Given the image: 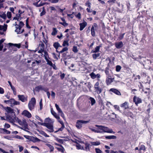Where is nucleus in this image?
I'll list each match as a JSON object with an SVG mask.
<instances>
[{"instance_id":"nucleus-2","label":"nucleus","mask_w":153,"mask_h":153,"mask_svg":"<svg viewBox=\"0 0 153 153\" xmlns=\"http://www.w3.org/2000/svg\"><path fill=\"white\" fill-rule=\"evenodd\" d=\"M51 120L49 118H47L45 119V122L42 123L38 122V124L39 125L47 127L49 130L46 129V131L50 132H53V125L51 122Z\"/></svg>"},{"instance_id":"nucleus-62","label":"nucleus","mask_w":153,"mask_h":153,"mask_svg":"<svg viewBox=\"0 0 153 153\" xmlns=\"http://www.w3.org/2000/svg\"><path fill=\"white\" fill-rule=\"evenodd\" d=\"M36 117L37 119L39 120L41 122H43L42 120L40 117L39 116L36 115Z\"/></svg>"},{"instance_id":"nucleus-9","label":"nucleus","mask_w":153,"mask_h":153,"mask_svg":"<svg viewBox=\"0 0 153 153\" xmlns=\"http://www.w3.org/2000/svg\"><path fill=\"white\" fill-rule=\"evenodd\" d=\"M22 114L29 118H31L32 117L31 113L28 111L25 110L23 111Z\"/></svg>"},{"instance_id":"nucleus-19","label":"nucleus","mask_w":153,"mask_h":153,"mask_svg":"<svg viewBox=\"0 0 153 153\" xmlns=\"http://www.w3.org/2000/svg\"><path fill=\"white\" fill-rule=\"evenodd\" d=\"M55 106L57 110L58 111V112L61 113V116L63 117L62 115H63V113L60 108L59 107L58 105L56 104H55Z\"/></svg>"},{"instance_id":"nucleus-4","label":"nucleus","mask_w":153,"mask_h":153,"mask_svg":"<svg viewBox=\"0 0 153 153\" xmlns=\"http://www.w3.org/2000/svg\"><path fill=\"white\" fill-rule=\"evenodd\" d=\"M89 122V121H85L81 120H78L76 122V127L78 129H80L82 127V124H86Z\"/></svg>"},{"instance_id":"nucleus-63","label":"nucleus","mask_w":153,"mask_h":153,"mask_svg":"<svg viewBox=\"0 0 153 153\" xmlns=\"http://www.w3.org/2000/svg\"><path fill=\"white\" fill-rule=\"evenodd\" d=\"M50 1L52 3H56L59 1V0H50Z\"/></svg>"},{"instance_id":"nucleus-14","label":"nucleus","mask_w":153,"mask_h":153,"mask_svg":"<svg viewBox=\"0 0 153 153\" xmlns=\"http://www.w3.org/2000/svg\"><path fill=\"white\" fill-rule=\"evenodd\" d=\"M79 25L80 26L79 30L80 31H82L86 26L87 23L85 21H84L82 23H79Z\"/></svg>"},{"instance_id":"nucleus-17","label":"nucleus","mask_w":153,"mask_h":153,"mask_svg":"<svg viewBox=\"0 0 153 153\" xmlns=\"http://www.w3.org/2000/svg\"><path fill=\"white\" fill-rule=\"evenodd\" d=\"M53 46L56 50V51L58 52H59L57 51V50L58 48L59 47H62V46H60L58 42H55L53 44Z\"/></svg>"},{"instance_id":"nucleus-31","label":"nucleus","mask_w":153,"mask_h":153,"mask_svg":"<svg viewBox=\"0 0 153 153\" xmlns=\"http://www.w3.org/2000/svg\"><path fill=\"white\" fill-rule=\"evenodd\" d=\"M46 145L50 149V152H52L53 151L54 148L52 146L49 144H47Z\"/></svg>"},{"instance_id":"nucleus-64","label":"nucleus","mask_w":153,"mask_h":153,"mask_svg":"<svg viewBox=\"0 0 153 153\" xmlns=\"http://www.w3.org/2000/svg\"><path fill=\"white\" fill-rule=\"evenodd\" d=\"M24 23L22 21H20L19 22V26L22 27L24 25Z\"/></svg>"},{"instance_id":"nucleus-52","label":"nucleus","mask_w":153,"mask_h":153,"mask_svg":"<svg viewBox=\"0 0 153 153\" xmlns=\"http://www.w3.org/2000/svg\"><path fill=\"white\" fill-rule=\"evenodd\" d=\"M24 136L27 139H28L30 141H31L32 136H30L27 135H24Z\"/></svg>"},{"instance_id":"nucleus-51","label":"nucleus","mask_w":153,"mask_h":153,"mask_svg":"<svg viewBox=\"0 0 153 153\" xmlns=\"http://www.w3.org/2000/svg\"><path fill=\"white\" fill-rule=\"evenodd\" d=\"M41 1V0H33V2H34L33 3V5L35 6L36 7L37 5H36L35 4L37 3V4H38V3Z\"/></svg>"},{"instance_id":"nucleus-13","label":"nucleus","mask_w":153,"mask_h":153,"mask_svg":"<svg viewBox=\"0 0 153 153\" xmlns=\"http://www.w3.org/2000/svg\"><path fill=\"white\" fill-rule=\"evenodd\" d=\"M18 97L19 98V100L21 101L22 102H25V101H27V97H25V96L23 95H18Z\"/></svg>"},{"instance_id":"nucleus-57","label":"nucleus","mask_w":153,"mask_h":153,"mask_svg":"<svg viewBox=\"0 0 153 153\" xmlns=\"http://www.w3.org/2000/svg\"><path fill=\"white\" fill-rule=\"evenodd\" d=\"M66 55V54L65 53H64L63 54H62V56L63 57V59H64V62H65V65H66L67 64V62L65 60L66 59V58H65V56Z\"/></svg>"},{"instance_id":"nucleus-59","label":"nucleus","mask_w":153,"mask_h":153,"mask_svg":"<svg viewBox=\"0 0 153 153\" xmlns=\"http://www.w3.org/2000/svg\"><path fill=\"white\" fill-rule=\"evenodd\" d=\"M67 51V47H65L63 48L61 51H59V53H62L65 51Z\"/></svg>"},{"instance_id":"nucleus-47","label":"nucleus","mask_w":153,"mask_h":153,"mask_svg":"<svg viewBox=\"0 0 153 153\" xmlns=\"http://www.w3.org/2000/svg\"><path fill=\"white\" fill-rule=\"evenodd\" d=\"M91 4L90 3L89 1H88L85 3V5L88 7V8H91Z\"/></svg>"},{"instance_id":"nucleus-55","label":"nucleus","mask_w":153,"mask_h":153,"mask_svg":"<svg viewBox=\"0 0 153 153\" xmlns=\"http://www.w3.org/2000/svg\"><path fill=\"white\" fill-rule=\"evenodd\" d=\"M95 150L96 153H102V151L99 148H96Z\"/></svg>"},{"instance_id":"nucleus-5","label":"nucleus","mask_w":153,"mask_h":153,"mask_svg":"<svg viewBox=\"0 0 153 153\" xmlns=\"http://www.w3.org/2000/svg\"><path fill=\"white\" fill-rule=\"evenodd\" d=\"M95 92L97 94H100L102 91V88L99 86V83L98 82L96 83L94 85Z\"/></svg>"},{"instance_id":"nucleus-50","label":"nucleus","mask_w":153,"mask_h":153,"mask_svg":"<svg viewBox=\"0 0 153 153\" xmlns=\"http://www.w3.org/2000/svg\"><path fill=\"white\" fill-rule=\"evenodd\" d=\"M72 50L75 53H77L78 51L77 46H74L73 47Z\"/></svg>"},{"instance_id":"nucleus-7","label":"nucleus","mask_w":153,"mask_h":153,"mask_svg":"<svg viewBox=\"0 0 153 153\" xmlns=\"http://www.w3.org/2000/svg\"><path fill=\"white\" fill-rule=\"evenodd\" d=\"M68 87H74V85L76 84V82L73 79H68Z\"/></svg>"},{"instance_id":"nucleus-10","label":"nucleus","mask_w":153,"mask_h":153,"mask_svg":"<svg viewBox=\"0 0 153 153\" xmlns=\"http://www.w3.org/2000/svg\"><path fill=\"white\" fill-rule=\"evenodd\" d=\"M95 126L98 128L99 129L102 130L104 132L107 133L109 129L108 127H104L102 126H99L96 125Z\"/></svg>"},{"instance_id":"nucleus-42","label":"nucleus","mask_w":153,"mask_h":153,"mask_svg":"<svg viewBox=\"0 0 153 153\" xmlns=\"http://www.w3.org/2000/svg\"><path fill=\"white\" fill-rule=\"evenodd\" d=\"M121 68V67L120 65H117L116 66V71L117 72H119Z\"/></svg>"},{"instance_id":"nucleus-1","label":"nucleus","mask_w":153,"mask_h":153,"mask_svg":"<svg viewBox=\"0 0 153 153\" xmlns=\"http://www.w3.org/2000/svg\"><path fill=\"white\" fill-rule=\"evenodd\" d=\"M7 113H5L6 118L8 120L10 123H13L14 122V118H15V113L13 109L10 107H7L5 108Z\"/></svg>"},{"instance_id":"nucleus-20","label":"nucleus","mask_w":153,"mask_h":153,"mask_svg":"<svg viewBox=\"0 0 153 153\" xmlns=\"http://www.w3.org/2000/svg\"><path fill=\"white\" fill-rule=\"evenodd\" d=\"M43 86L42 85H39L35 87V90L36 91H39L40 90H43Z\"/></svg>"},{"instance_id":"nucleus-21","label":"nucleus","mask_w":153,"mask_h":153,"mask_svg":"<svg viewBox=\"0 0 153 153\" xmlns=\"http://www.w3.org/2000/svg\"><path fill=\"white\" fill-rule=\"evenodd\" d=\"M105 138L108 139H115L117 138V137L114 135L105 136Z\"/></svg>"},{"instance_id":"nucleus-38","label":"nucleus","mask_w":153,"mask_h":153,"mask_svg":"<svg viewBox=\"0 0 153 153\" xmlns=\"http://www.w3.org/2000/svg\"><path fill=\"white\" fill-rule=\"evenodd\" d=\"M46 2H41L39 4H37V3L35 4L37 5L36 6V7H39L41 6H42L46 4Z\"/></svg>"},{"instance_id":"nucleus-18","label":"nucleus","mask_w":153,"mask_h":153,"mask_svg":"<svg viewBox=\"0 0 153 153\" xmlns=\"http://www.w3.org/2000/svg\"><path fill=\"white\" fill-rule=\"evenodd\" d=\"M121 107H123L125 108V109H127L128 108V103L127 102H125L124 103L122 104L121 105Z\"/></svg>"},{"instance_id":"nucleus-29","label":"nucleus","mask_w":153,"mask_h":153,"mask_svg":"<svg viewBox=\"0 0 153 153\" xmlns=\"http://www.w3.org/2000/svg\"><path fill=\"white\" fill-rule=\"evenodd\" d=\"M5 26L0 25V30H3L4 31H5L7 29V25H5Z\"/></svg>"},{"instance_id":"nucleus-30","label":"nucleus","mask_w":153,"mask_h":153,"mask_svg":"<svg viewBox=\"0 0 153 153\" xmlns=\"http://www.w3.org/2000/svg\"><path fill=\"white\" fill-rule=\"evenodd\" d=\"M100 47H101V46H97L95 48L94 50L93 51V52L96 53L99 52Z\"/></svg>"},{"instance_id":"nucleus-24","label":"nucleus","mask_w":153,"mask_h":153,"mask_svg":"<svg viewBox=\"0 0 153 153\" xmlns=\"http://www.w3.org/2000/svg\"><path fill=\"white\" fill-rule=\"evenodd\" d=\"M15 27L16 29L15 30V32H16L17 34H19L20 33V31L22 27L19 26H16Z\"/></svg>"},{"instance_id":"nucleus-56","label":"nucleus","mask_w":153,"mask_h":153,"mask_svg":"<svg viewBox=\"0 0 153 153\" xmlns=\"http://www.w3.org/2000/svg\"><path fill=\"white\" fill-rule=\"evenodd\" d=\"M0 17L4 19H5L6 18V16L5 13H3L1 15H0Z\"/></svg>"},{"instance_id":"nucleus-33","label":"nucleus","mask_w":153,"mask_h":153,"mask_svg":"<svg viewBox=\"0 0 153 153\" xmlns=\"http://www.w3.org/2000/svg\"><path fill=\"white\" fill-rule=\"evenodd\" d=\"M53 31L51 33V35L53 36H55L57 33V30L56 28L53 27Z\"/></svg>"},{"instance_id":"nucleus-25","label":"nucleus","mask_w":153,"mask_h":153,"mask_svg":"<svg viewBox=\"0 0 153 153\" xmlns=\"http://www.w3.org/2000/svg\"><path fill=\"white\" fill-rule=\"evenodd\" d=\"M31 141L33 142H39L40 141V140L37 138V137H32Z\"/></svg>"},{"instance_id":"nucleus-58","label":"nucleus","mask_w":153,"mask_h":153,"mask_svg":"<svg viewBox=\"0 0 153 153\" xmlns=\"http://www.w3.org/2000/svg\"><path fill=\"white\" fill-rule=\"evenodd\" d=\"M15 137L16 138L19 139L21 140L24 139V138L23 137L18 135H16Z\"/></svg>"},{"instance_id":"nucleus-61","label":"nucleus","mask_w":153,"mask_h":153,"mask_svg":"<svg viewBox=\"0 0 153 153\" xmlns=\"http://www.w3.org/2000/svg\"><path fill=\"white\" fill-rule=\"evenodd\" d=\"M10 100V104H14V102L15 100L13 98H11Z\"/></svg>"},{"instance_id":"nucleus-46","label":"nucleus","mask_w":153,"mask_h":153,"mask_svg":"<svg viewBox=\"0 0 153 153\" xmlns=\"http://www.w3.org/2000/svg\"><path fill=\"white\" fill-rule=\"evenodd\" d=\"M141 150H143V151H145L146 150L145 147L143 145H141L139 149V151H141Z\"/></svg>"},{"instance_id":"nucleus-27","label":"nucleus","mask_w":153,"mask_h":153,"mask_svg":"<svg viewBox=\"0 0 153 153\" xmlns=\"http://www.w3.org/2000/svg\"><path fill=\"white\" fill-rule=\"evenodd\" d=\"M85 149L86 151H89L90 146H91L88 142H86L85 143Z\"/></svg>"},{"instance_id":"nucleus-40","label":"nucleus","mask_w":153,"mask_h":153,"mask_svg":"<svg viewBox=\"0 0 153 153\" xmlns=\"http://www.w3.org/2000/svg\"><path fill=\"white\" fill-rule=\"evenodd\" d=\"M44 56L45 57V59H46V58H48L49 59H50V58H49V57L48 53L47 52V51H45L44 52Z\"/></svg>"},{"instance_id":"nucleus-3","label":"nucleus","mask_w":153,"mask_h":153,"mask_svg":"<svg viewBox=\"0 0 153 153\" xmlns=\"http://www.w3.org/2000/svg\"><path fill=\"white\" fill-rule=\"evenodd\" d=\"M36 103V100L35 98L32 97L28 104V107L30 110H32L34 108Z\"/></svg>"},{"instance_id":"nucleus-6","label":"nucleus","mask_w":153,"mask_h":153,"mask_svg":"<svg viewBox=\"0 0 153 153\" xmlns=\"http://www.w3.org/2000/svg\"><path fill=\"white\" fill-rule=\"evenodd\" d=\"M72 88L69 89V90L70 91V93L68 94V97L69 99H70L71 100H72L74 99L76 94L75 91L71 90L70 89Z\"/></svg>"},{"instance_id":"nucleus-32","label":"nucleus","mask_w":153,"mask_h":153,"mask_svg":"<svg viewBox=\"0 0 153 153\" xmlns=\"http://www.w3.org/2000/svg\"><path fill=\"white\" fill-rule=\"evenodd\" d=\"M89 100L91 101V105H93L95 103L96 101L95 99L92 97H90L89 98Z\"/></svg>"},{"instance_id":"nucleus-44","label":"nucleus","mask_w":153,"mask_h":153,"mask_svg":"<svg viewBox=\"0 0 153 153\" xmlns=\"http://www.w3.org/2000/svg\"><path fill=\"white\" fill-rule=\"evenodd\" d=\"M85 84L86 85V86L89 89H90L91 87V82H88L87 83H85Z\"/></svg>"},{"instance_id":"nucleus-45","label":"nucleus","mask_w":153,"mask_h":153,"mask_svg":"<svg viewBox=\"0 0 153 153\" xmlns=\"http://www.w3.org/2000/svg\"><path fill=\"white\" fill-rule=\"evenodd\" d=\"M39 106H40V109L42 110L43 108V105H42V99H41L39 102Z\"/></svg>"},{"instance_id":"nucleus-8","label":"nucleus","mask_w":153,"mask_h":153,"mask_svg":"<svg viewBox=\"0 0 153 153\" xmlns=\"http://www.w3.org/2000/svg\"><path fill=\"white\" fill-rule=\"evenodd\" d=\"M133 99L134 102L135 103L137 106L138 104L141 103L142 102V100L141 98L137 97L136 96H134Z\"/></svg>"},{"instance_id":"nucleus-41","label":"nucleus","mask_w":153,"mask_h":153,"mask_svg":"<svg viewBox=\"0 0 153 153\" xmlns=\"http://www.w3.org/2000/svg\"><path fill=\"white\" fill-rule=\"evenodd\" d=\"M45 60L47 62V64H48L51 66H52L53 63H52L51 61L49 60L48 59L46 58Z\"/></svg>"},{"instance_id":"nucleus-26","label":"nucleus","mask_w":153,"mask_h":153,"mask_svg":"<svg viewBox=\"0 0 153 153\" xmlns=\"http://www.w3.org/2000/svg\"><path fill=\"white\" fill-rule=\"evenodd\" d=\"M100 53H94L92 54V57L94 60L96 59L100 56Z\"/></svg>"},{"instance_id":"nucleus-49","label":"nucleus","mask_w":153,"mask_h":153,"mask_svg":"<svg viewBox=\"0 0 153 153\" xmlns=\"http://www.w3.org/2000/svg\"><path fill=\"white\" fill-rule=\"evenodd\" d=\"M12 90L13 91V94L14 95L16 94V91L15 88L13 86H12L11 87Z\"/></svg>"},{"instance_id":"nucleus-39","label":"nucleus","mask_w":153,"mask_h":153,"mask_svg":"<svg viewBox=\"0 0 153 153\" xmlns=\"http://www.w3.org/2000/svg\"><path fill=\"white\" fill-rule=\"evenodd\" d=\"M75 143H77V144L76 145V147L77 149H83V147H82V149L81 148V145L78 143L76 141L74 142Z\"/></svg>"},{"instance_id":"nucleus-35","label":"nucleus","mask_w":153,"mask_h":153,"mask_svg":"<svg viewBox=\"0 0 153 153\" xmlns=\"http://www.w3.org/2000/svg\"><path fill=\"white\" fill-rule=\"evenodd\" d=\"M42 11L40 13V16H42L44 15H45L46 13V11L45 9V8L44 7H43L42 8Z\"/></svg>"},{"instance_id":"nucleus-36","label":"nucleus","mask_w":153,"mask_h":153,"mask_svg":"<svg viewBox=\"0 0 153 153\" xmlns=\"http://www.w3.org/2000/svg\"><path fill=\"white\" fill-rule=\"evenodd\" d=\"M91 146H92V145L98 146L100 145V142L99 141H96L95 142H91Z\"/></svg>"},{"instance_id":"nucleus-48","label":"nucleus","mask_w":153,"mask_h":153,"mask_svg":"<svg viewBox=\"0 0 153 153\" xmlns=\"http://www.w3.org/2000/svg\"><path fill=\"white\" fill-rule=\"evenodd\" d=\"M90 75L93 79H94L96 78V74L93 72L90 74Z\"/></svg>"},{"instance_id":"nucleus-22","label":"nucleus","mask_w":153,"mask_h":153,"mask_svg":"<svg viewBox=\"0 0 153 153\" xmlns=\"http://www.w3.org/2000/svg\"><path fill=\"white\" fill-rule=\"evenodd\" d=\"M59 122L62 125V126L60 128H59L58 129V130L56 131H54L55 133H56L58 131H62V130H63L64 127V125H63V123L62 121H59Z\"/></svg>"},{"instance_id":"nucleus-12","label":"nucleus","mask_w":153,"mask_h":153,"mask_svg":"<svg viewBox=\"0 0 153 153\" xmlns=\"http://www.w3.org/2000/svg\"><path fill=\"white\" fill-rule=\"evenodd\" d=\"M13 46L19 48L21 47V45L19 44H13L12 43H9L7 44L6 45V46L5 47H12Z\"/></svg>"},{"instance_id":"nucleus-11","label":"nucleus","mask_w":153,"mask_h":153,"mask_svg":"<svg viewBox=\"0 0 153 153\" xmlns=\"http://www.w3.org/2000/svg\"><path fill=\"white\" fill-rule=\"evenodd\" d=\"M115 45L117 49H119L123 47V44L122 41H120L115 42Z\"/></svg>"},{"instance_id":"nucleus-37","label":"nucleus","mask_w":153,"mask_h":153,"mask_svg":"<svg viewBox=\"0 0 153 153\" xmlns=\"http://www.w3.org/2000/svg\"><path fill=\"white\" fill-rule=\"evenodd\" d=\"M125 33H120L118 38V39L120 40H121L123 38L124 35H125Z\"/></svg>"},{"instance_id":"nucleus-54","label":"nucleus","mask_w":153,"mask_h":153,"mask_svg":"<svg viewBox=\"0 0 153 153\" xmlns=\"http://www.w3.org/2000/svg\"><path fill=\"white\" fill-rule=\"evenodd\" d=\"M56 140L58 142H59V143L62 144L64 142V140L62 139H59L58 138H57L56 139Z\"/></svg>"},{"instance_id":"nucleus-28","label":"nucleus","mask_w":153,"mask_h":153,"mask_svg":"<svg viewBox=\"0 0 153 153\" xmlns=\"http://www.w3.org/2000/svg\"><path fill=\"white\" fill-rule=\"evenodd\" d=\"M91 33L92 36H95V29L94 27V26H92L91 29Z\"/></svg>"},{"instance_id":"nucleus-43","label":"nucleus","mask_w":153,"mask_h":153,"mask_svg":"<svg viewBox=\"0 0 153 153\" xmlns=\"http://www.w3.org/2000/svg\"><path fill=\"white\" fill-rule=\"evenodd\" d=\"M10 131L6 129H4L3 134H10Z\"/></svg>"},{"instance_id":"nucleus-23","label":"nucleus","mask_w":153,"mask_h":153,"mask_svg":"<svg viewBox=\"0 0 153 153\" xmlns=\"http://www.w3.org/2000/svg\"><path fill=\"white\" fill-rule=\"evenodd\" d=\"M113 82V79L111 78H108L106 79L105 82L107 85L110 84L111 83Z\"/></svg>"},{"instance_id":"nucleus-16","label":"nucleus","mask_w":153,"mask_h":153,"mask_svg":"<svg viewBox=\"0 0 153 153\" xmlns=\"http://www.w3.org/2000/svg\"><path fill=\"white\" fill-rule=\"evenodd\" d=\"M15 118L16 120V121L17 122L19 125H21L22 124H24L25 125H26V126L27 125V123L25 121H24L23 122H22V121L18 117H15Z\"/></svg>"},{"instance_id":"nucleus-15","label":"nucleus","mask_w":153,"mask_h":153,"mask_svg":"<svg viewBox=\"0 0 153 153\" xmlns=\"http://www.w3.org/2000/svg\"><path fill=\"white\" fill-rule=\"evenodd\" d=\"M110 91H111L118 95H121V93L117 89L114 88H111L109 90Z\"/></svg>"},{"instance_id":"nucleus-34","label":"nucleus","mask_w":153,"mask_h":153,"mask_svg":"<svg viewBox=\"0 0 153 153\" xmlns=\"http://www.w3.org/2000/svg\"><path fill=\"white\" fill-rule=\"evenodd\" d=\"M74 70L75 69L74 68V65L73 64H71L70 66L68 67V70L69 71H72Z\"/></svg>"},{"instance_id":"nucleus-53","label":"nucleus","mask_w":153,"mask_h":153,"mask_svg":"<svg viewBox=\"0 0 153 153\" xmlns=\"http://www.w3.org/2000/svg\"><path fill=\"white\" fill-rule=\"evenodd\" d=\"M11 13L10 12H7V16L8 19H10L11 17Z\"/></svg>"},{"instance_id":"nucleus-60","label":"nucleus","mask_w":153,"mask_h":153,"mask_svg":"<svg viewBox=\"0 0 153 153\" xmlns=\"http://www.w3.org/2000/svg\"><path fill=\"white\" fill-rule=\"evenodd\" d=\"M81 13L79 12L75 16L76 18H78L79 19H80L81 18Z\"/></svg>"}]
</instances>
